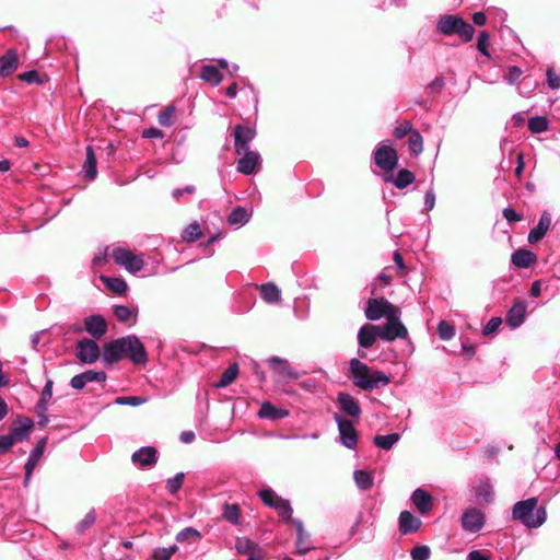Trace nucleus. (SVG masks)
Returning a JSON list of instances; mask_svg holds the SVG:
<instances>
[{"label":"nucleus","mask_w":560,"mask_h":560,"mask_svg":"<svg viewBox=\"0 0 560 560\" xmlns=\"http://www.w3.org/2000/svg\"><path fill=\"white\" fill-rule=\"evenodd\" d=\"M490 40V35L488 32H481L478 42H477V49L479 52L488 58H490V54L488 51V45Z\"/></svg>","instance_id":"nucleus-54"},{"label":"nucleus","mask_w":560,"mask_h":560,"mask_svg":"<svg viewBox=\"0 0 560 560\" xmlns=\"http://www.w3.org/2000/svg\"><path fill=\"white\" fill-rule=\"evenodd\" d=\"M156 454H158V452L154 447L144 446V447H141L140 450L136 451L132 454L131 459L136 465L153 466V465H155V463L158 460Z\"/></svg>","instance_id":"nucleus-22"},{"label":"nucleus","mask_w":560,"mask_h":560,"mask_svg":"<svg viewBox=\"0 0 560 560\" xmlns=\"http://www.w3.org/2000/svg\"><path fill=\"white\" fill-rule=\"evenodd\" d=\"M438 334L441 339L450 340L454 337L455 329L450 323L441 320L438 325Z\"/></svg>","instance_id":"nucleus-52"},{"label":"nucleus","mask_w":560,"mask_h":560,"mask_svg":"<svg viewBox=\"0 0 560 560\" xmlns=\"http://www.w3.org/2000/svg\"><path fill=\"white\" fill-rule=\"evenodd\" d=\"M373 161L377 167L385 172L394 171L398 163V155L396 150L382 142L373 152Z\"/></svg>","instance_id":"nucleus-6"},{"label":"nucleus","mask_w":560,"mask_h":560,"mask_svg":"<svg viewBox=\"0 0 560 560\" xmlns=\"http://www.w3.org/2000/svg\"><path fill=\"white\" fill-rule=\"evenodd\" d=\"M250 213L243 207H237L232 210L228 218L231 225H244L248 222Z\"/></svg>","instance_id":"nucleus-36"},{"label":"nucleus","mask_w":560,"mask_h":560,"mask_svg":"<svg viewBox=\"0 0 560 560\" xmlns=\"http://www.w3.org/2000/svg\"><path fill=\"white\" fill-rule=\"evenodd\" d=\"M174 106H167L164 110H162L158 116V121L163 127H170L173 125L174 120Z\"/></svg>","instance_id":"nucleus-49"},{"label":"nucleus","mask_w":560,"mask_h":560,"mask_svg":"<svg viewBox=\"0 0 560 560\" xmlns=\"http://www.w3.org/2000/svg\"><path fill=\"white\" fill-rule=\"evenodd\" d=\"M238 374V365L236 363L231 364L221 375L220 381L215 385L219 388L231 385Z\"/></svg>","instance_id":"nucleus-40"},{"label":"nucleus","mask_w":560,"mask_h":560,"mask_svg":"<svg viewBox=\"0 0 560 560\" xmlns=\"http://www.w3.org/2000/svg\"><path fill=\"white\" fill-rule=\"evenodd\" d=\"M415 178L416 177L412 172L408 170H400L394 179V185L399 189H404L410 184H412L415 182Z\"/></svg>","instance_id":"nucleus-41"},{"label":"nucleus","mask_w":560,"mask_h":560,"mask_svg":"<svg viewBox=\"0 0 560 560\" xmlns=\"http://www.w3.org/2000/svg\"><path fill=\"white\" fill-rule=\"evenodd\" d=\"M378 338L376 325H363L358 331V343L361 348H371Z\"/></svg>","instance_id":"nucleus-23"},{"label":"nucleus","mask_w":560,"mask_h":560,"mask_svg":"<svg viewBox=\"0 0 560 560\" xmlns=\"http://www.w3.org/2000/svg\"><path fill=\"white\" fill-rule=\"evenodd\" d=\"M353 478H354L355 485L358 486V488L360 490L365 491V490L371 489L373 486V476L366 470H361V469L355 470L353 474Z\"/></svg>","instance_id":"nucleus-38"},{"label":"nucleus","mask_w":560,"mask_h":560,"mask_svg":"<svg viewBox=\"0 0 560 560\" xmlns=\"http://www.w3.org/2000/svg\"><path fill=\"white\" fill-rule=\"evenodd\" d=\"M200 78L212 86H218L222 81L219 68L212 63L201 66Z\"/></svg>","instance_id":"nucleus-30"},{"label":"nucleus","mask_w":560,"mask_h":560,"mask_svg":"<svg viewBox=\"0 0 560 560\" xmlns=\"http://www.w3.org/2000/svg\"><path fill=\"white\" fill-rule=\"evenodd\" d=\"M100 357L97 343L91 339L84 338L77 345V358L82 363H94Z\"/></svg>","instance_id":"nucleus-10"},{"label":"nucleus","mask_w":560,"mask_h":560,"mask_svg":"<svg viewBox=\"0 0 560 560\" xmlns=\"http://www.w3.org/2000/svg\"><path fill=\"white\" fill-rule=\"evenodd\" d=\"M163 136V132L155 127H150L142 131V137L145 139H161Z\"/></svg>","instance_id":"nucleus-63"},{"label":"nucleus","mask_w":560,"mask_h":560,"mask_svg":"<svg viewBox=\"0 0 560 560\" xmlns=\"http://www.w3.org/2000/svg\"><path fill=\"white\" fill-rule=\"evenodd\" d=\"M235 549L238 553L246 555L248 557L250 553L259 551L260 548L255 541L246 537H238L235 540Z\"/></svg>","instance_id":"nucleus-35"},{"label":"nucleus","mask_w":560,"mask_h":560,"mask_svg":"<svg viewBox=\"0 0 560 560\" xmlns=\"http://www.w3.org/2000/svg\"><path fill=\"white\" fill-rule=\"evenodd\" d=\"M337 400L342 412L357 419L360 418L361 407L353 396L347 393H339Z\"/></svg>","instance_id":"nucleus-20"},{"label":"nucleus","mask_w":560,"mask_h":560,"mask_svg":"<svg viewBox=\"0 0 560 560\" xmlns=\"http://www.w3.org/2000/svg\"><path fill=\"white\" fill-rule=\"evenodd\" d=\"M547 83L551 90H558L560 88V77L553 71L552 68L547 70Z\"/></svg>","instance_id":"nucleus-60"},{"label":"nucleus","mask_w":560,"mask_h":560,"mask_svg":"<svg viewBox=\"0 0 560 560\" xmlns=\"http://www.w3.org/2000/svg\"><path fill=\"white\" fill-rule=\"evenodd\" d=\"M196 191V188L195 186L192 185H188L186 186L185 188H175L173 191H172V196L173 198L176 200V201H180V199L185 196V195H194Z\"/></svg>","instance_id":"nucleus-59"},{"label":"nucleus","mask_w":560,"mask_h":560,"mask_svg":"<svg viewBox=\"0 0 560 560\" xmlns=\"http://www.w3.org/2000/svg\"><path fill=\"white\" fill-rule=\"evenodd\" d=\"M536 259V255L528 249H517L511 256L512 264L522 269L530 267Z\"/></svg>","instance_id":"nucleus-28"},{"label":"nucleus","mask_w":560,"mask_h":560,"mask_svg":"<svg viewBox=\"0 0 560 560\" xmlns=\"http://www.w3.org/2000/svg\"><path fill=\"white\" fill-rule=\"evenodd\" d=\"M223 517L233 525L240 523L241 510L237 504H225L223 508Z\"/></svg>","instance_id":"nucleus-42"},{"label":"nucleus","mask_w":560,"mask_h":560,"mask_svg":"<svg viewBox=\"0 0 560 560\" xmlns=\"http://www.w3.org/2000/svg\"><path fill=\"white\" fill-rule=\"evenodd\" d=\"M526 315V304L524 302L515 303L512 308L508 312L506 315V324L511 328L520 327L525 319Z\"/></svg>","instance_id":"nucleus-27"},{"label":"nucleus","mask_w":560,"mask_h":560,"mask_svg":"<svg viewBox=\"0 0 560 560\" xmlns=\"http://www.w3.org/2000/svg\"><path fill=\"white\" fill-rule=\"evenodd\" d=\"M113 258L117 265L122 266L131 273L142 270L144 266L142 256L136 255L130 249L122 247L113 249Z\"/></svg>","instance_id":"nucleus-7"},{"label":"nucleus","mask_w":560,"mask_h":560,"mask_svg":"<svg viewBox=\"0 0 560 560\" xmlns=\"http://www.w3.org/2000/svg\"><path fill=\"white\" fill-rule=\"evenodd\" d=\"M46 444H47V438H43L36 444V446L32 450V452L28 456V459L25 464V479H24L25 487H27V485L31 480L32 474L34 471V468L36 467L38 460L40 459V457L43 456V454L45 452Z\"/></svg>","instance_id":"nucleus-14"},{"label":"nucleus","mask_w":560,"mask_h":560,"mask_svg":"<svg viewBox=\"0 0 560 560\" xmlns=\"http://www.w3.org/2000/svg\"><path fill=\"white\" fill-rule=\"evenodd\" d=\"M260 295L261 299L269 304L278 303L281 301V291L280 289L269 282L260 285Z\"/></svg>","instance_id":"nucleus-32"},{"label":"nucleus","mask_w":560,"mask_h":560,"mask_svg":"<svg viewBox=\"0 0 560 560\" xmlns=\"http://www.w3.org/2000/svg\"><path fill=\"white\" fill-rule=\"evenodd\" d=\"M19 66L18 52L14 49L8 50L0 57V77L4 78L13 73Z\"/></svg>","instance_id":"nucleus-25"},{"label":"nucleus","mask_w":560,"mask_h":560,"mask_svg":"<svg viewBox=\"0 0 560 560\" xmlns=\"http://www.w3.org/2000/svg\"><path fill=\"white\" fill-rule=\"evenodd\" d=\"M107 288L117 294H124L127 291V283L120 278H103Z\"/></svg>","instance_id":"nucleus-45"},{"label":"nucleus","mask_w":560,"mask_h":560,"mask_svg":"<svg viewBox=\"0 0 560 560\" xmlns=\"http://www.w3.org/2000/svg\"><path fill=\"white\" fill-rule=\"evenodd\" d=\"M548 126H549V122H548L547 118L544 116L532 117L528 120V129L533 133L544 132L548 129Z\"/></svg>","instance_id":"nucleus-43"},{"label":"nucleus","mask_w":560,"mask_h":560,"mask_svg":"<svg viewBox=\"0 0 560 560\" xmlns=\"http://www.w3.org/2000/svg\"><path fill=\"white\" fill-rule=\"evenodd\" d=\"M201 235L200 226L198 223H191L189 224L183 232V240L191 243L197 241Z\"/></svg>","instance_id":"nucleus-46"},{"label":"nucleus","mask_w":560,"mask_h":560,"mask_svg":"<svg viewBox=\"0 0 560 560\" xmlns=\"http://www.w3.org/2000/svg\"><path fill=\"white\" fill-rule=\"evenodd\" d=\"M512 517L528 528H538L545 523L547 514L544 508L538 506L537 498H529L514 504Z\"/></svg>","instance_id":"nucleus-2"},{"label":"nucleus","mask_w":560,"mask_h":560,"mask_svg":"<svg viewBox=\"0 0 560 560\" xmlns=\"http://www.w3.org/2000/svg\"><path fill=\"white\" fill-rule=\"evenodd\" d=\"M259 497H260L261 501L270 508H273L278 503V501L281 500V498L279 495H277V493L271 489L260 490Z\"/></svg>","instance_id":"nucleus-48"},{"label":"nucleus","mask_w":560,"mask_h":560,"mask_svg":"<svg viewBox=\"0 0 560 560\" xmlns=\"http://www.w3.org/2000/svg\"><path fill=\"white\" fill-rule=\"evenodd\" d=\"M273 372L283 380H298V372L290 365V363L281 358L272 357L268 360Z\"/></svg>","instance_id":"nucleus-17"},{"label":"nucleus","mask_w":560,"mask_h":560,"mask_svg":"<svg viewBox=\"0 0 560 560\" xmlns=\"http://www.w3.org/2000/svg\"><path fill=\"white\" fill-rule=\"evenodd\" d=\"M430 557V548L427 546H418L411 550L412 560H428Z\"/></svg>","instance_id":"nucleus-57"},{"label":"nucleus","mask_w":560,"mask_h":560,"mask_svg":"<svg viewBox=\"0 0 560 560\" xmlns=\"http://www.w3.org/2000/svg\"><path fill=\"white\" fill-rule=\"evenodd\" d=\"M400 310L384 298L370 299L365 308V317L370 320H378L383 317H395Z\"/></svg>","instance_id":"nucleus-4"},{"label":"nucleus","mask_w":560,"mask_h":560,"mask_svg":"<svg viewBox=\"0 0 560 560\" xmlns=\"http://www.w3.org/2000/svg\"><path fill=\"white\" fill-rule=\"evenodd\" d=\"M334 418L338 425L340 443L345 447L353 450L358 444V435L352 422L340 415H335Z\"/></svg>","instance_id":"nucleus-9"},{"label":"nucleus","mask_w":560,"mask_h":560,"mask_svg":"<svg viewBox=\"0 0 560 560\" xmlns=\"http://www.w3.org/2000/svg\"><path fill=\"white\" fill-rule=\"evenodd\" d=\"M84 375V378L86 381V384L92 382H104L106 380V374L103 371H85L82 373Z\"/></svg>","instance_id":"nucleus-56"},{"label":"nucleus","mask_w":560,"mask_h":560,"mask_svg":"<svg viewBox=\"0 0 560 560\" xmlns=\"http://www.w3.org/2000/svg\"><path fill=\"white\" fill-rule=\"evenodd\" d=\"M83 171L85 174V177L90 180L95 179L97 175L96 170V156L94 153V150L91 145H88L85 149V161L83 164Z\"/></svg>","instance_id":"nucleus-31"},{"label":"nucleus","mask_w":560,"mask_h":560,"mask_svg":"<svg viewBox=\"0 0 560 560\" xmlns=\"http://www.w3.org/2000/svg\"><path fill=\"white\" fill-rule=\"evenodd\" d=\"M84 328L94 338H101L107 330V324L103 316L91 315L85 318Z\"/></svg>","instance_id":"nucleus-21"},{"label":"nucleus","mask_w":560,"mask_h":560,"mask_svg":"<svg viewBox=\"0 0 560 560\" xmlns=\"http://www.w3.org/2000/svg\"><path fill=\"white\" fill-rule=\"evenodd\" d=\"M200 539H201L200 532L194 527L184 528L175 537V540L179 544L185 542V541H187L189 544H194V542H198Z\"/></svg>","instance_id":"nucleus-37"},{"label":"nucleus","mask_w":560,"mask_h":560,"mask_svg":"<svg viewBox=\"0 0 560 560\" xmlns=\"http://www.w3.org/2000/svg\"><path fill=\"white\" fill-rule=\"evenodd\" d=\"M291 521L296 528L295 552L299 555H305L312 549H314V546L310 540V535L304 530L303 523L300 520Z\"/></svg>","instance_id":"nucleus-19"},{"label":"nucleus","mask_w":560,"mask_h":560,"mask_svg":"<svg viewBox=\"0 0 560 560\" xmlns=\"http://www.w3.org/2000/svg\"><path fill=\"white\" fill-rule=\"evenodd\" d=\"M400 439L398 433H390L387 435H376L374 438V444L382 450H390Z\"/></svg>","instance_id":"nucleus-39"},{"label":"nucleus","mask_w":560,"mask_h":560,"mask_svg":"<svg viewBox=\"0 0 560 560\" xmlns=\"http://www.w3.org/2000/svg\"><path fill=\"white\" fill-rule=\"evenodd\" d=\"M436 28L446 36L456 34L463 42H470L475 35L472 25L464 21L459 15L445 14L440 16Z\"/></svg>","instance_id":"nucleus-3"},{"label":"nucleus","mask_w":560,"mask_h":560,"mask_svg":"<svg viewBox=\"0 0 560 560\" xmlns=\"http://www.w3.org/2000/svg\"><path fill=\"white\" fill-rule=\"evenodd\" d=\"M124 357H127L126 337L110 341L103 349V359L108 363L117 362Z\"/></svg>","instance_id":"nucleus-12"},{"label":"nucleus","mask_w":560,"mask_h":560,"mask_svg":"<svg viewBox=\"0 0 560 560\" xmlns=\"http://www.w3.org/2000/svg\"><path fill=\"white\" fill-rule=\"evenodd\" d=\"M486 522L485 514L477 508L466 509L460 517V525L463 530L467 533H478L482 529Z\"/></svg>","instance_id":"nucleus-8"},{"label":"nucleus","mask_w":560,"mask_h":560,"mask_svg":"<svg viewBox=\"0 0 560 560\" xmlns=\"http://www.w3.org/2000/svg\"><path fill=\"white\" fill-rule=\"evenodd\" d=\"M95 522V513L93 511L89 512L84 518L78 524V530L80 533L84 532Z\"/></svg>","instance_id":"nucleus-61"},{"label":"nucleus","mask_w":560,"mask_h":560,"mask_svg":"<svg viewBox=\"0 0 560 560\" xmlns=\"http://www.w3.org/2000/svg\"><path fill=\"white\" fill-rule=\"evenodd\" d=\"M476 499L480 502H491L494 497V491L488 479L479 481L475 490Z\"/></svg>","instance_id":"nucleus-33"},{"label":"nucleus","mask_w":560,"mask_h":560,"mask_svg":"<svg viewBox=\"0 0 560 560\" xmlns=\"http://www.w3.org/2000/svg\"><path fill=\"white\" fill-rule=\"evenodd\" d=\"M243 156L237 162V171L244 175L253 174L260 165V155L256 151H243Z\"/></svg>","instance_id":"nucleus-15"},{"label":"nucleus","mask_w":560,"mask_h":560,"mask_svg":"<svg viewBox=\"0 0 560 560\" xmlns=\"http://www.w3.org/2000/svg\"><path fill=\"white\" fill-rule=\"evenodd\" d=\"M503 217L505 218V220L509 223H515V222L521 221V219H522V215L518 214L515 210H513L511 208H505L503 210Z\"/></svg>","instance_id":"nucleus-64"},{"label":"nucleus","mask_w":560,"mask_h":560,"mask_svg":"<svg viewBox=\"0 0 560 560\" xmlns=\"http://www.w3.org/2000/svg\"><path fill=\"white\" fill-rule=\"evenodd\" d=\"M551 225V214L548 211H544L539 218V221L535 228H533L527 236L530 244H536L544 238Z\"/></svg>","instance_id":"nucleus-16"},{"label":"nucleus","mask_w":560,"mask_h":560,"mask_svg":"<svg viewBox=\"0 0 560 560\" xmlns=\"http://www.w3.org/2000/svg\"><path fill=\"white\" fill-rule=\"evenodd\" d=\"M411 501L421 514H425L432 510V497L425 490L418 488L411 495Z\"/></svg>","instance_id":"nucleus-24"},{"label":"nucleus","mask_w":560,"mask_h":560,"mask_svg":"<svg viewBox=\"0 0 560 560\" xmlns=\"http://www.w3.org/2000/svg\"><path fill=\"white\" fill-rule=\"evenodd\" d=\"M255 129L236 125L234 128V147L237 154H242L243 151L248 150L249 142L255 138Z\"/></svg>","instance_id":"nucleus-13"},{"label":"nucleus","mask_w":560,"mask_h":560,"mask_svg":"<svg viewBox=\"0 0 560 560\" xmlns=\"http://www.w3.org/2000/svg\"><path fill=\"white\" fill-rule=\"evenodd\" d=\"M184 477V472H178L173 478L167 479L166 489L171 494H175L182 488Z\"/></svg>","instance_id":"nucleus-51"},{"label":"nucleus","mask_w":560,"mask_h":560,"mask_svg":"<svg viewBox=\"0 0 560 560\" xmlns=\"http://www.w3.org/2000/svg\"><path fill=\"white\" fill-rule=\"evenodd\" d=\"M13 444V436H9V434L0 435V454L8 452Z\"/></svg>","instance_id":"nucleus-62"},{"label":"nucleus","mask_w":560,"mask_h":560,"mask_svg":"<svg viewBox=\"0 0 560 560\" xmlns=\"http://www.w3.org/2000/svg\"><path fill=\"white\" fill-rule=\"evenodd\" d=\"M409 150L412 154L419 155L423 150L422 137L418 131H412L408 140Z\"/></svg>","instance_id":"nucleus-44"},{"label":"nucleus","mask_w":560,"mask_h":560,"mask_svg":"<svg viewBox=\"0 0 560 560\" xmlns=\"http://www.w3.org/2000/svg\"><path fill=\"white\" fill-rule=\"evenodd\" d=\"M288 416H289V412L285 409L277 408L269 401H264L258 411L259 418H265V419H270V420L283 419Z\"/></svg>","instance_id":"nucleus-29"},{"label":"nucleus","mask_w":560,"mask_h":560,"mask_svg":"<svg viewBox=\"0 0 560 560\" xmlns=\"http://www.w3.org/2000/svg\"><path fill=\"white\" fill-rule=\"evenodd\" d=\"M421 526V521L409 511H402L399 515V530L407 535L417 532Z\"/></svg>","instance_id":"nucleus-26"},{"label":"nucleus","mask_w":560,"mask_h":560,"mask_svg":"<svg viewBox=\"0 0 560 560\" xmlns=\"http://www.w3.org/2000/svg\"><path fill=\"white\" fill-rule=\"evenodd\" d=\"M522 73H523V71L520 67L512 66L509 68L506 74L504 75V80L509 84H515L520 80Z\"/></svg>","instance_id":"nucleus-55"},{"label":"nucleus","mask_w":560,"mask_h":560,"mask_svg":"<svg viewBox=\"0 0 560 560\" xmlns=\"http://www.w3.org/2000/svg\"><path fill=\"white\" fill-rule=\"evenodd\" d=\"M114 315L121 323H130V325L136 324L137 320V310L130 308L125 305H117L114 308Z\"/></svg>","instance_id":"nucleus-34"},{"label":"nucleus","mask_w":560,"mask_h":560,"mask_svg":"<svg viewBox=\"0 0 560 560\" xmlns=\"http://www.w3.org/2000/svg\"><path fill=\"white\" fill-rule=\"evenodd\" d=\"M178 550L177 545H172L170 547L156 548L153 551V558L155 560H170L171 557Z\"/></svg>","instance_id":"nucleus-47"},{"label":"nucleus","mask_w":560,"mask_h":560,"mask_svg":"<svg viewBox=\"0 0 560 560\" xmlns=\"http://www.w3.org/2000/svg\"><path fill=\"white\" fill-rule=\"evenodd\" d=\"M145 397L140 396H120L115 399V404L117 405H128V406H140L147 402Z\"/></svg>","instance_id":"nucleus-53"},{"label":"nucleus","mask_w":560,"mask_h":560,"mask_svg":"<svg viewBox=\"0 0 560 560\" xmlns=\"http://www.w3.org/2000/svg\"><path fill=\"white\" fill-rule=\"evenodd\" d=\"M127 357L135 364H144L148 361V355L143 343L137 336L126 337Z\"/></svg>","instance_id":"nucleus-11"},{"label":"nucleus","mask_w":560,"mask_h":560,"mask_svg":"<svg viewBox=\"0 0 560 560\" xmlns=\"http://www.w3.org/2000/svg\"><path fill=\"white\" fill-rule=\"evenodd\" d=\"M33 428V421L30 418L20 417L10 429L9 436H13V442L28 439Z\"/></svg>","instance_id":"nucleus-18"},{"label":"nucleus","mask_w":560,"mask_h":560,"mask_svg":"<svg viewBox=\"0 0 560 560\" xmlns=\"http://www.w3.org/2000/svg\"><path fill=\"white\" fill-rule=\"evenodd\" d=\"M502 320L500 317H492L489 319V322L486 324V326L482 328V334L485 336H488L494 331H497L501 325Z\"/></svg>","instance_id":"nucleus-58"},{"label":"nucleus","mask_w":560,"mask_h":560,"mask_svg":"<svg viewBox=\"0 0 560 560\" xmlns=\"http://www.w3.org/2000/svg\"><path fill=\"white\" fill-rule=\"evenodd\" d=\"M376 326L378 338L388 342L397 338L405 339L408 335L407 328L400 322V312H398L395 317L387 318L386 324Z\"/></svg>","instance_id":"nucleus-5"},{"label":"nucleus","mask_w":560,"mask_h":560,"mask_svg":"<svg viewBox=\"0 0 560 560\" xmlns=\"http://www.w3.org/2000/svg\"><path fill=\"white\" fill-rule=\"evenodd\" d=\"M349 364L352 383L363 390H373L387 386L390 383V377L387 374L382 371L371 370L357 358L351 359Z\"/></svg>","instance_id":"nucleus-1"},{"label":"nucleus","mask_w":560,"mask_h":560,"mask_svg":"<svg viewBox=\"0 0 560 560\" xmlns=\"http://www.w3.org/2000/svg\"><path fill=\"white\" fill-rule=\"evenodd\" d=\"M273 509L278 512L279 516L289 521L292 518V508L289 501L281 498L280 501L273 506Z\"/></svg>","instance_id":"nucleus-50"}]
</instances>
